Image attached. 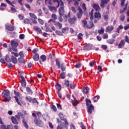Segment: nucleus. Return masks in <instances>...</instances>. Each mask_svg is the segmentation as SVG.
Segmentation results:
<instances>
[{
    "label": "nucleus",
    "instance_id": "1",
    "mask_svg": "<svg viewBox=\"0 0 129 129\" xmlns=\"http://www.w3.org/2000/svg\"><path fill=\"white\" fill-rule=\"evenodd\" d=\"M2 96L3 98L4 102H9L11 101V96H10V91L9 90H5L2 92Z\"/></svg>",
    "mask_w": 129,
    "mask_h": 129
},
{
    "label": "nucleus",
    "instance_id": "2",
    "mask_svg": "<svg viewBox=\"0 0 129 129\" xmlns=\"http://www.w3.org/2000/svg\"><path fill=\"white\" fill-rule=\"evenodd\" d=\"M32 116H33L35 118L34 120L35 124L37 125L38 126H42L43 125V123L42 121L40 119H37V115L35 113H32Z\"/></svg>",
    "mask_w": 129,
    "mask_h": 129
},
{
    "label": "nucleus",
    "instance_id": "3",
    "mask_svg": "<svg viewBox=\"0 0 129 129\" xmlns=\"http://www.w3.org/2000/svg\"><path fill=\"white\" fill-rule=\"evenodd\" d=\"M59 117L61 119V120L63 121L64 122L62 123L61 122V125L66 124V126L67 127V125H68V122L67 121V120L66 118H64V115L62 113H59Z\"/></svg>",
    "mask_w": 129,
    "mask_h": 129
},
{
    "label": "nucleus",
    "instance_id": "4",
    "mask_svg": "<svg viewBox=\"0 0 129 129\" xmlns=\"http://www.w3.org/2000/svg\"><path fill=\"white\" fill-rule=\"evenodd\" d=\"M64 84L68 88H69L70 87L71 89L74 90L75 88V85L73 84V83L70 84V81L68 80H64Z\"/></svg>",
    "mask_w": 129,
    "mask_h": 129
},
{
    "label": "nucleus",
    "instance_id": "5",
    "mask_svg": "<svg viewBox=\"0 0 129 129\" xmlns=\"http://www.w3.org/2000/svg\"><path fill=\"white\" fill-rule=\"evenodd\" d=\"M58 13L59 15L62 16V17L64 18L67 19H68V17L67 15L64 14V7H60L59 9H58Z\"/></svg>",
    "mask_w": 129,
    "mask_h": 129
},
{
    "label": "nucleus",
    "instance_id": "6",
    "mask_svg": "<svg viewBox=\"0 0 129 129\" xmlns=\"http://www.w3.org/2000/svg\"><path fill=\"white\" fill-rule=\"evenodd\" d=\"M77 20V18L75 16H74L73 18H69L68 22L71 25L75 24Z\"/></svg>",
    "mask_w": 129,
    "mask_h": 129
},
{
    "label": "nucleus",
    "instance_id": "7",
    "mask_svg": "<svg viewBox=\"0 0 129 129\" xmlns=\"http://www.w3.org/2000/svg\"><path fill=\"white\" fill-rule=\"evenodd\" d=\"M78 10L79 13H77V17H78V19H81L82 17L83 11L80 7H78Z\"/></svg>",
    "mask_w": 129,
    "mask_h": 129
},
{
    "label": "nucleus",
    "instance_id": "8",
    "mask_svg": "<svg viewBox=\"0 0 129 129\" xmlns=\"http://www.w3.org/2000/svg\"><path fill=\"white\" fill-rule=\"evenodd\" d=\"M20 78L22 79L21 81L22 86H23L24 88H25L26 87L27 83L24 77L23 76H20Z\"/></svg>",
    "mask_w": 129,
    "mask_h": 129
},
{
    "label": "nucleus",
    "instance_id": "9",
    "mask_svg": "<svg viewBox=\"0 0 129 129\" xmlns=\"http://www.w3.org/2000/svg\"><path fill=\"white\" fill-rule=\"evenodd\" d=\"M109 2V0H101L100 5L101 8L103 9L105 7V5H106Z\"/></svg>",
    "mask_w": 129,
    "mask_h": 129
},
{
    "label": "nucleus",
    "instance_id": "10",
    "mask_svg": "<svg viewBox=\"0 0 129 129\" xmlns=\"http://www.w3.org/2000/svg\"><path fill=\"white\" fill-rule=\"evenodd\" d=\"M94 110V108L92 105H90V106L87 107V111L90 114H92V111H93Z\"/></svg>",
    "mask_w": 129,
    "mask_h": 129
},
{
    "label": "nucleus",
    "instance_id": "11",
    "mask_svg": "<svg viewBox=\"0 0 129 129\" xmlns=\"http://www.w3.org/2000/svg\"><path fill=\"white\" fill-rule=\"evenodd\" d=\"M2 125H1V129H10L11 128V125L8 124L5 125V124L3 122V123L1 124Z\"/></svg>",
    "mask_w": 129,
    "mask_h": 129
},
{
    "label": "nucleus",
    "instance_id": "12",
    "mask_svg": "<svg viewBox=\"0 0 129 129\" xmlns=\"http://www.w3.org/2000/svg\"><path fill=\"white\" fill-rule=\"evenodd\" d=\"M11 120L13 123L15 124H19V121H18V119H17V118L16 117L12 116Z\"/></svg>",
    "mask_w": 129,
    "mask_h": 129
},
{
    "label": "nucleus",
    "instance_id": "13",
    "mask_svg": "<svg viewBox=\"0 0 129 129\" xmlns=\"http://www.w3.org/2000/svg\"><path fill=\"white\" fill-rule=\"evenodd\" d=\"M6 28L9 31L13 32L15 30V27L12 25H7Z\"/></svg>",
    "mask_w": 129,
    "mask_h": 129
},
{
    "label": "nucleus",
    "instance_id": "14",
    "mask_svg": "<svg viewBox=\"0 0 129 129\" xmlns=\"http://www.w3.org/2000/svg\"><path fill=\"white\" fill-rule=\"evenodd\" d=\"M108 14H109V12H105L102 16L104 18V19L107 21L108 20V19H109V17H108Z\"/></svg>",
    "mask_w": 129,
    "mask_h": 129
},
{
    "label": "nucleus",
    "instance_id": "15",
    "mask_svg": "<svg viewBox=\"0 0 129 129\" xmlns=\"http://www.w3.org/2000/svg\"><path fill=\"white\" fill-rule=\"evenodd\" d=\"M93 8L97 11L99 12L101 10V9L99 6L98 4H94L93 6Z\"/></svg>",
    "mask_w": 129,
    "mask_h": 129
},
{
    "label": "nucleus",
    "instance_id": "16",
    "mask_svg": "<svg viewBox=\"0 0 129 129\" xmlns=\"http://www.w3.org/2000/svg\"><path fill=\"white\" fill-rule=\"evenodd\" d=\"M11 44L12 47H17L19 46V44L18 43V42L12 40L11 41Z\"/></svg>",
    "mask_w": 129,
    "mask_h": 129
},
{
    "label": "nucleus",
    "instance_id": "17",
    "mask_svg": "<svg viewBox=\"0 0 129 129\" xmlns=\"http://www.w3.org/2000/svg\"><path fill=\"white\" fill-rule=\"evenodd\" d=\"M114 29V27L112 26H109L106 28V32L110 33Z\"/></svg>",
    "mask_w": 129,
    "mask_h": 129
},
{
    "label": "nucleus",
    "instance_id": "18",
    "mask_svg": "<svg viewBox=\"0 0 129 129\" xmlns=\"http://www.w3.org/2000/svg\"><path fill=\"white\" fill-rule=\"evenodd\" d=\"M94 17L95 19H98V20H99V19H100L101 18V14L99 12H96L94 14Z\"/></svg>",
    "mask_w": 129,
    "mask_h": 129
},
{
    "label": "nucleus",
    "instance_id": "19",
    "mask_svg": "<svg viewBox=\"0 0 129 129\" xmlns=\"http://www.w3.org/2000/svg\"><path fill=\"white\" fill-rule=\"evenodd\" d=\"M11 62H12L14 64H16L18 62V59L14 57L13 55L11 56Z\"/></svg>",
    "mask_w": 129,
    "mask_h": 129
},
{
    "label": "nucleus",
    "instance_id": "20",
    "mask_svg": "<svg viewBox=\"0 0 129 129\" xmlns=\"http://www.w3.org/2000/svg\"><path fill=\"white\" fill-rule=\"evenodd\" d=\"M125 45V41L124 40H121L118 45L119 48H121L122 46Z\"/></svg>",
    "mask_w": 129,
    "mask_h": 129
},
{
    "label": "nucleus",
    "instance_id": "21",
    "mask_svg": "<svg viewBox=\"0 0 129 129\" xmlns=\"http://www.w3.org/2000/svg\"><path fill=\"white\" fill-rule=\"evenodd\" d=\"M94 26H94L92 21L91 20V21H90V22H89V25H87V28L92 29Z\"/></svg>",
    "mask_w": 129,
    "mask_h": 129
},
{
    "label": "nucleus",
    "instance_id": "22",
    "mask_svg": "<svg viewBox=\"0 0 129 129\" xmlns=\"http://www.w3.org/2000/svg\"><path fill=\"white\" fill-rule=\"evenodd\" d=\"M26 90L29 95H32L33 94V91L30 87H27Z\"/></svg>",
    "mask_w": 129,
    "mask_h": 129
},
{
    "label": "nucleus",
    "instance_id": "23",
    "mask_svg": "<svg viewBox=\"0 0 129 129\" xmlns=\"http://www.w3.org/2000/svg\"><path fill=\"white\" fill-rule=\"evenodd\" d=\"M33 59L35 60V61H38L39 59V54L38 53H35V55L33 56Z\"/></svg>",
    "mask_w": 129,
    "mask_h": 129
},
{
    "label": "nucleus",
    "instance_id": "24",
    "mask_svg": "<svg viewBox=\"0 0 129 129\" xmlns=\"http://www.w3.org/2000/svg\"><path fill=\"white\" fill-rule=\"evenodd\" d=\"M82 91L84 93L87 94L88 92L89 91V88L88 87H85L84 89L82 90Z\"/></svg>",
    "mask_w": 129,
    "mask_h": 129
},
{
    "label": "nucleus",
    "instance_id": "25",
    "mask_svg": "<svg viewBox=\"0 0 129 129\" xmlns=\"http://www.w3.org/2000/svg\"><path fill=\"white\" fill-rule=\"evenodd\" d=\"M33 29L34 30L38 31L40 33H42V30H41V29L37 26H34L33 27Z\"/></svg>",
    "mask_w": 129,
    "mask_h": 129
},
{
    "label": "nucleus",
    "instance_id": "26",
    "mask_svg": "<svg viewBox=\"0 0 129 129\" xmlns=\"http://www.w3.org/2000/svg\"><path fill=\"white\" fill-rule=\"evenodd\" d=\"M48 9L50 11H56L57 9L55 7L51 6H48Z\"/></svg>",
    "mask_w": 129,
    "mask_h": 129
},
{
    "label": "nucleus",
    "instance_id": "27",
    "mask_svg": "<svg viewBox=\"0 0 129 129\" xmlns=\"http://www.w3.org/2000/svg\"><path fill=\"white\" fill-rule=\"evenodd\" d=\"M24 22L25 24H30L31 25H32V23L30 22V20L29 19H25L24 20Z\"/></svg>",
    "mask_w": 129,
    "mask_h": 129
},
{
    "label": "nucleus",
    "instance_id": "28",
    "mask_svg": "<svg viewBox=\"0 0 129 129\" xmlns=\"http://www.w3.org/2000/svg\"><path fill=\"white\" fill-rule=\"evenodd\" d=\"M72 103L75 107L76 108L77 105L79 103L78 101L76 100V98L72 101Z\"/></svg>",
    "mask_w": 129,
    "mask_h": 129
},
{
    "label": "nucleus",
    "instance_id": "29",
    "mask_svg": "<svg viewBox=\"0 0 129 129\" xmlns=\"http://www.w3.org/2000/svg\"><path fill=\"white\" fill-rule=\"evenodd\" d=\"M82 24L83 25V27L85 28H87V25H87V21L86 20H83L82 21Z\"/></svg>",
    "mask_w": 129,
    "mask_h": 129
},
{
    "label": "nucleus",
    "instance_id": "30",
    "mask_svg": "<svg viewBox=\"0 0 129 129\" xmlns=\"http://www.w3.org/2000/svg\"><path fill=\"white\" fill-rule=\"evenodd\" d=\"M40 59L42 60V62H44L46 60L47 57L45 55H42L40 56Z\"/></svg>",
    "mask_w": 129,
    "mask_h": 129
},
{
    "label": "nucleus",
    "instance_id": "31",
    "mask_svg": "<svg viewBox=\"0 0 129 129\" xmlns=\"http://www.w3.org/2000/svg\"><path fill=\"white\" fill-rule=\"evenodd\" d=\"M55 62L56 66L58 67V69H60L61 64L58 58L56 59Z\"/></svg>",
    "mask_w": 129,
    "mask_h": 129
},
{
    "label": "nucleus",
    "instance_id": "32",
    "mask_svg": "<svg viewBox=\"0 0 129 129\" xmlns=\"http://www.w3.org/2000/svg\"><path fill=\"white\" fill-rule=\"evenodd\" d=\"M5 60L8 62H11V58H10V56L7 54L6 55Z\"/></svg>",
    "mask_w": 129,
    "mask_h": 129
},
{
    "label": "nucleus",
    "instance_id": "33",
    "mask_svg": "<svg viewBox=\"0 0 129 129\" xmlns=\"http://www.w3.org/2000/svg\"><path fill=\"white\" fill-rule=\"evenodd\" d=\"M86 104L88 107L89 106H90V105H92L91 101L89 99H88L87 98H86Z\"/></svg>",
    "mask_w": 129,
    "mask_h": 129
},
{
    "label": "nucleus",
    "instance_id": "34",
    "mask_svg": "<svg viewBox=\"0 0 129 129\" xmlns=\"http://www.w3.org/2000/svg\"><path fill=\"white\" fill-rule=\"evenodd\" d=\"M18 61L20 63H23L24 64L25 63V60L23 57H19L18 58Z\"/></svg>",
    "mask_w": 129,
    "mask_h": 129
},
{
    "label": "nucleus",
    "instance_id": "35",
    "mask_svg": "<svg viewBox=\"0 0 129 129\" xmlns=\"http://www.w3.org/2000/svg\"><path fill=\"white\" fill-rule=\"evenodd\" d=\"M21 115H22V112H18L16 115H15V117L18 120H20Z\"/></svg>",
    "mask_w": 129,
    "mask_h": 129
},
{
    "label": "nucleus",
    "instance_id": "36",
    "mask_svg": "<svg viewBox=\"0 0 129 129\" xmlns=\"http://www.w3.org/2000/svg\"><path fill=\"white\" fill-rule=\"evenodd\" d=\"M115 41V40L113 39H109L107 41V42L110 44H114V42Z\"/></svg>",
    "mask_w": 129,
    "mask_h": 129
},
{
    "label": "nucleus",
    "instance_id": "37",
    "mask_svg": "<svg viewBox=\"0 0 129 129\" xmlns=\"http://www.w3.org/2000/svg\"><path fill=\"white\" fill-rule=\"evenodd\" d=\"M82 9L84 10V13H87V8L86 7V4L83 3L82 5Z\"/></svg>",
    "mask_w": 129,
    "mask_h": 129
},
{
    "label": "nucleus",
    "instance_id": "38",
    "mask_svg": "<svg viewBox=\"0 0 129 129\" xmlns=\"http://www.w3.org/2000/svg\"><path fill=\"white\" fill-rule=\"evenodd\" d=\"M29 15L33 19L36 20L37 19V17L33 13H30Z\"/></svg>",
    "mask_w": 129,
    "mask_h": 129
},
{
    "label": "nucleus",
    "instance_id": "39",
    "mask_svg": "<svg viewBox=\"0 0 129 129\" xmlns=\"http://www.w3.org/2000/svg\"><path fill=\"white\" fill-rule=\"evenodd\" d=\"M98 33L99 34H101V35L103 34L104 33V28L101 27V29L98 30Z\"/></svg>",
    "mask_w": 129,
    "mask_h": 129
},
{
    "label": "nucleus",
    "instance_id": "40",
    "mask_svg": "<svg viewBox=\"0 0 129 129\" xmlns=\"http://www.w3.org/2000/svg\"><path fill=\"white\" fill-rule=\"evenodd\" d=\"M22 122H23L24 127H26V128H28V125L26 121V120H22Z\"/></svg>",
    "mask_w": 129,
    "mask_h": 129
},
{
    "label": "nucleus",
    "instance_id": "41",
    "mask_svg": "<svg viewBox=\"0 0 129 129\" xmlns=\"http://www.w3.org/2000/svg\"><path fill=\"white\" fill-rule=\"evenodd\" d=\"M62 71H64L66 69V66H64L63 63H62L60 68Z\"/></svg>",
    "mask_w": 129,
    "mask_h": 129
},
{
    "label": "nucleus",
    "instance_id": "42",
    "mask_svg": "<svg viewBox=\"0 0 129 129\" xmlns=\"http://www.w3.org/2000/svg\"><path fill=\"white\" fill-rule=\"evenodd\" d=\"M57 3H58V6L57 7V8H58V6H60V7H64L63 3L61 0H60V1H58Z\"/></svg>",
    "mask_w": 129,
    "mask_h": 129
},
{
    "label": "nucleus",
    "instance_id": "43",
    "mask_svg": "<svg viewBox=\"0 0 129 129\" xmlns=\"http://www.w3.org/2000/svg\"><path fill=\"white\" fill-rule=\"evenodd\" d=\"M31 102H32L33 104L37 103V104H39V102H38L37 99L35 98L32 99Z\"/></svg>",
    "mask_w": 129,
    "mask_h": 129
},
{
    "label": "nucleus",
    "instance_id": "44",
    "mask_svg": "<svg viewBox=\"0 0 129 129\" xmlns=\"http://www.w3.org/2000/svg\"><path fill=\"white\" fill-rule=\"evenodd\" d=\"M55 87H56V89L59 91H60L61 89V86L60 84H57L55 85Z\"/></svg>",
    "mask_w": 129,
    "mask_h": 129
},
{
    "label": "nucleus",
    "instance_id": "45",
    "mask_svg": "<svg viewBox=\"0 0 129 129\" xmlns=\"http://www.w3.org/2000/svg\"><path fill=\"white\" fill-rule=\"evenodd\" d=\"M123 27L122 25H120L118 28H117V31H116V32L119 33V31H120V30H122L123 29Z\"/></svg>",
    "mask_w": 129,
    "mask_h": 129
},
{
    "label": "nucleus",
    "instance_id": "46",
    "mask_svg": "<svg viewBox=\"0 0 129 129\" xmlns=\"http://www.w3.org/2000/svg\"><path fill=\"white\" fill-rule=\"evenodd\" d=\"M125 20V16L123 14H122L120 16V20L123 22Z\"/></svg>",
    "mask_w": 129,
    "mask_h": 129
},
{
    "label": "nucleus",
    "instance_id": "47",
    "mask_svg": "<svg viewBox=\"0 0 129 129\" xmlns=\"http://www.w3.org/2000/svg\"><path fill=\"white\" fill-rule=\"evenodd\" d=\"M99 98H100L99 96H95L94 97V102H97Z\"/></svg>",
    "mask_w": 129,
    "mask_h": 129
},
{
    "label": "nucleus",
    "instance_id": "48",
    "mask_svg": "<svg viewBox=\"0 0 129 129\" xmlns=\"http://www.w3.org/2000/svg\"><path fill=\"white\" fill-rule=\"evenodd\" d=\"M55 33L57 35H59V36H63V34L61 32H60V31H58V30H56L55 31Z\"/></svg>",
    "mask_w": 129,
    "mask_h": 129
},
{
    "label": "nucleus",
    "instance_id": "49",
    "mask_svg": "<svg viewBox=\"0 0 129 129\" xmlns=\"http://www.w3.org/2000/svg\"><path fill=\"white\" fill-rule=\"evenodd\" d=\"M60 78L61 79H64L65 78V73H64V72H62L60 74Z\"/></svg>",
    "mask_w": 129,
    "mask_h": 129
},
{
    "label": "nucleus",
    "instance_id": "50",
    "mask_svg": "<svg viewBox=\"0 0 129 129\" xmlns=\"http://www.w3.org/2000/svg\"><path fill=\"white\" fill-rule=\"evenodd\" d=\"M26 100L31 103V102H32V99L31 97H26Z\"/></svg>",
    "mask_w": 129,
    "mask_h": 129
},
{
    "label": "nucleus",
    "instance_id": "51",
    "mask_svg": "<svg viewBox=\"0 0 129 129\" xmlns=\"http://www.w3.org/2000/svg\"><path fill=\"white\" fill-rule=\"evenodd\" d=\"M89 16L90 17L91 21H93V13L90 12L89 14Z\"/></svg>",
    "mask_w": 129,
    "mask_h": 129
},
{
    "label": "nucleus",
    "instance_id": "52",
    "mask_svg": "<svg viewBox=\"0 0 129 129\" xmlns=\"http://www.w3.org/2000/svg\"><path fill=\"white\" fill-rule=\"evenodd\" d=\"M14 98H15V100L16 102L18 103V104L21 106V103L19 102V98L17 96H15Z\"/></svg>",
    "mask_w": 129,
    "mask_h": 129
},
{
    "label": "nucleus",
    "instance_id": "53",
    "mask_svg": "<svg viewBox=\"0 0 129 129\" xmlns=\"http://www.w3.org/2000/svg\"><path fill=\"white\" fill-rule=\"evenodd\" d=\"M124 41L128 43L129 44V38L127 36H126L124 38Z\"/></svg>",
    "mask_w": 129,
    "mask_h": 129
},
{
    "label": "nucleus",
    "instance_id": "54",
    "mask_svg": "<svg viewBox=\"0 0 129 129\" xmlns=\"http://www.w3.org/2000/svg\"><path fill=\"white\" fill-rule=\"evenodd\" d=\"M51 18L54 20L57 19L56 15L55 14H52L51 16Z\"/></svg>",
    "mask_w": 129,
    "mask_h": 129
},
{
    "label": "nucleus",
    "instance_id": "55",
    "mask_svg": "<svg viewBox=\"0 0 129 129\" xmlns=\"http://www.w3.org/2000/svg\"><path fill=\"white\" fill-rule=\"evenodd\" d=\"M36 114L38 118H40L42 115V113L40 112H37Z\"/></svg>",
    "mask_w": 129,
    "mask_h": 129
},
{
    "label": "nucleus",
    "instance_id": "56",
    "mask_svg": "<svg viewBox=\"0 0 129 129\" xmlns=\"http://www.w3.org/2000/svg\"><path fill=\"white\" fill-rule=\"evenodd\" d=\"M71 10L72 12H74V13H76L77 12V10L76 8L74 7H71Z\"/></svg>",
    "mask_w": 129,
    "mask_h": 129
},
{
    "label": "nucleus",
    "instance_id": "57",
    "mask_svg": "<svg viewBox=\"0 0 129 129\" xmlns=\"http://www.w3.org/2000/svg\"><path fill=\"white\" fill-rule=\"evenodd\" d=\"M83 36V35L82 33H79V34L78 36V38L79 39H82V37Z\"/></svg>",
    "mask_w": 129,
    "mask_h": 129
},
{
    "label": "nucleus",
    "instance_id": "58",
    "mask_svg": "<svg viewBox=\"0 0 129 129\" xmlns=\"http://www.w3.org/2000/svg\"><path fill=\"white\" fill-rule=\"evenodd\" d=\"M56 105H57V107L58 109L62 110V107L60 104L57 103Z\"/></svg>",
    "mask_w": 129,
    "mask_h": 129
},
{
    "label": "nucleus",
    "instance_id": "59",
    "mask_svg": "<svg viewBox=\"0 0 129 129\" xmlns=\"http://www.w3.org/2000/svg\"><path fill=\"white\" fill-rule=\"evenodd\" d=\"M19 38L20 39L23 40L25 38V35L24 34H20L19 36Z\"/></svg>",
    "mask_w": 129,
    "mask_h": 129
},
{
    "label": "nucleus",
    "instance_id": "60",
    "mask_svg": "<svg viewBox=\"0 0 129 129\" xmlns=\"http://www.w3.org/2000/svg\"><path fill=\"white\" fill-rule=\"evenodd\" d=\"M75 2V3H74V6H76V7H77L79 5V2H78L77 1H74Z\"/></svg>",
    "mask_w": 129,
    "mask_h": 129
},
{
    "label": "nucleus",
    "instance_id": "61",
    "mask_svg": "<svg viewBox=\"0 0 129 129\" xmlns=\"http://www.w3.org/2000/svg\"><path fill=\"white\" fill-rule=\"evenodd\" d=\"M51 109H52L53 111L56 112V110H57V109H56V107L54 105H53L52 106Z\"/></svg>",
    "mask_w": 129,
    "mask_h": 129
},
{
    "label": "nucleus",
    "instance_id": "62",
    "mask_svg": "<svg viewBox=\"0 0 129 129\" xmlns=\"http://www.w3.org/2000/svg\"><path fill=\"white\" fill-rule=\"evenodd\" d=\"M38 20L39 23L40 24H41V25H43L44 24V22H43L42 20H41V19H38Z\"/></svg>",
    "mask_w": 129,
    "mask_h": 129
},
{
    "label": "nucleus",
    "instance_id": "63",
    "mask_svg": "<svg viewBox=\"0 0 129 129\" xmlns=\"http://www.w3.org/2000/svg\"><path fill=\"white\" fill-rule=\"evenodd\" d=\"M101 48L104 49V50H106L107 49V45H102L101 46Z\"/></svg>",
    "mask_w": 129,
    "mask_h": 129
},
{
    "label": "nucleus",
    "instance_id": "64",
    "mask_svg": "<svg viewBox=\"0 0 129 129\" xmlns=\"http://www.w3.org/2000/svg\"><path fill=\"white\" fill-rule=\"evenodd\" d=\"M108 37V35L107 34H104L103 35V38L105 39H107Z\"/></svg>",
    "mask_w": 129,
    "mask_h": 129
}]
</instances>
